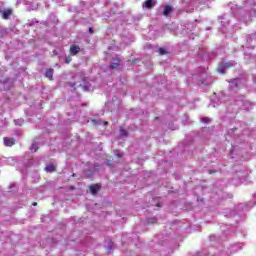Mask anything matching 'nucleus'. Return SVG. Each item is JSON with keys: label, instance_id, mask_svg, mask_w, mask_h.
<instances>
[{"label": "nucleus", "instance_id": "nucleus-4", "mask_svg": "<svg viewBox=\"0 0 256 256\" xmlns=\"http://www.w3.org/2000/svg\"><path fill=\"white\" fill-rule=\"evenodd\" d=\"M3 141L6 147H13V145H15V140L13 138L4 137Z\"/></svg>", "mask_w": 256, "mask_h": 256}, {"label": "nucleus", "instance_id": "nucleus-8", "mask_svg": "<svg viewBox=\"0 0 256 256\" xmlns=\"http://www.w3.org/2000/svg\"><path fill=\"white\" fill-rule=\"evenodd\" d=\"M171 11H173V8L170 5H167L163 11L164 17H168Z\"/></svg>", "mask_w": 256, "mask_h": 256}, {"label": "nucleus", "instance_id": "nucleus-11", "mask_svg": "<svg viewBox=\"0 0 256 256\" xmlns=\"http://www.w3.org/2000/svg\"><path fill=\"white\" fill-rule=\"evenodd\" d=\"M225 66L222 64L221 66L218 67V72L221 73L222 75L225 73Z\"/></svg>", "mask_w": 256, "mask_h": 256}, {"label": "nucleus", "instance_id": "nucleus-10", "mask_svg": "<svg viewBox=\"0 0 256 256\" xmlns=\"http://www.w3.org/2000/svg\"><path fill=\"white\" fill-rule=\"evenodd\" d=\"M120 135H121V137H127L129 135V132H127V130H125V129H123V127H121Z\"/></svg>", "mask_w": 256, "mask_h": 256}, {"label": "nucleus", "instance_id": "nucleus-16", "mask_svg": "<svg viewBox=\"0 0 256 256\" xmlns=\"http://www.w3.org/2000/svg\"><path fill=\"white\" fill-rule=\"evenodd\" d=\"M202 123H211V119L204 117V118H202Z\"/></svg>", "mask_w": 256, "mask_h": 256}, {"label": "nucleus", "instance_id": "nucleus-20", "mask_svg": "<svg viewBox=\"0 0 256 256\" xmlns=\"http://www.w3.org/2000/svg\"><path fill=\"white\" fill-rule=\"evenodd\" d=\"M33 207H37V202L32 203Z\"/></svg>", "mask_w": 256, "mask_h": 256}, {"label": "nucleus", "instance_id": "nucleus-3", "mask_svg": "<svg viewBox=\"0 0 256 256\" xmlns=\"http://www.w3.org/2000/svg\"><path fill=\"white\" fill-rule=\"evenodd\" d=\"M0 13L2 14V19H9V17H11V15H13V10L11 9H7V10H4V11H0Z\"/></svg>", "mask_w": 256, "mask_h": 256}, {"label": "nucleus", "instance_id": "nucleus-9", "mask_svg": "<svg viewBox=\"0 0 256 256\" xmlns=\"http://www.w3.org/2000/svg\"><path fill=\"white\" fill-rule=\"evenodd\" d=\"M30 151H32V153H37V151H39V146L37 145V143H33L31 145Z\"/></svg>", "mask_w": 256, "mask_h": 256}, {"label": "nucleus", "instance_id": "nucleus-19", "mask_svg": "<svg viewBox=\"0 0 256 256\" xmlns=\"http://www.w3.org/2000/svg\"><path fill=\"white\" fill-rule=\"evenodd\" d=\"M88 31H89V33L92 35V33H93V28H92V27H89Z\"/></svg>", "mask_w": 256, "mask_h": 256}, {"label": "nucleus", "instance_id": "nucleus-17", "mask_svg": "<svg viewBox=\"0 0 256 256\" xmlns=\"http://www.w3.org/2000/svg\"><path fill=\"white\" fill-rule=\"evenodd\" d=\"M208 173H209V175H213V173H218V171L217 170H209Z\"/></svg>", "mask_w": 256, "mask_h": 256}, {"label": "nucleus", "instance_id": "nucleus-15", "mask_svg": "<svg viewBox=\"0 0 256 256\" xmlns=\"http://www.w3.org/2000/svg\"><path fill=\"white\" fill-rule=\"evenodd\" d=\"M110 67L111 69H117V67H119V62L112 63Z\"/></svg>", "mask_w": 256, "mask_h": 256}, {"label": "nucleus", "instance_id": "nucleus-14", "mask_svg": "<svg viewBox=\"0 0 256 256\" xmlns=\"http://www.w3.org/2000/svg\"><path fill=\"white\" fill-rule=\"evenodd\" d=\"M114 154L116 155V157H118V159H121V157H123V154L120 153L119 150H116Z\"/></svg>", "mask_w": 256, "mask_h": 256}, {"label": "nucleus", "instance_id": "nucleus-1", "mask_svg": "<svg viewBox=\"0 0 256 256\" xmlns=\"http://www.w3.org/2000/svg\"><path fill=\"white\" fill-rule=\"evenodd\" d=\"M89 190L92 195H97L101 191V186L100 184L90 185Z\"/></svg>", "mask_w": 256, "mask_h": 256}, {"label": "nucleus", "instance_id": "nucleus-18", "mask_svg": "<svg viewBox=\"0 0 256 256\" xmlns=\"http://www.w3.org/2000/svg\"><path fill=\"white\" fill-rule=\"evenodd\" d=\"M65 63L67 64L71 63V58H66Z\"/></svg>", "mask_w": 256, "mask_h": 256}, {"label": "nucleus", "instance_id": "nucleus-21", "mask_svg": "<svg viewBox=\"0 0 256 256\" xmlns=\"http://www.w3.org/2000/svg\"><path fill=\"white\" fill-rule=\"evenodd\" d=\"M104 125H109V122H104Z\"/></svg>", "mask_w": 256, "mask_h": 256}, {"label": "nucleus", "instance_id": "nucleus-13", "mask_svg": "<svg viewBox=\"0 0 256 256\" xmlns=\"http://www.w3.org/2000/svg\"><path fill=\"white\" fill-rule=\"evenodd\" d=\"M223 66L226 68V69H230V67H233V64L231 62H228V63H224Z\"/></svg>", "mask_w": 256, "mask_h": 256}, {"label": "nucleus", "instance_id": "nucleus-5", "mask_svg": "<svg viewBox=\"0 0 256 256\" xmlns=\"http://www.w3.org/2000/svg\"><path fill=\"white\" fill-rule=\"evenodd\" d=\"M55 169H57V166H55V164H53V163H48V164L46 165L45 171H46L47 173H53V172H55Z\"/></svg>", "mask_w": 256, "mask_h": 256}, {"label": "nucleus", "instance_id": "nucleus-6", "mask_svg": "<svg viewBox=\"0 0 256 256\" xmlns=\"http://www.w3.org/2000/svg\"><path fill=\"white\" fill-rule=\"evenodd\" d=\"M144 7L146 9H153V7H155V0H146L144 2Z\"/></svg>", "mask_w": 256, "mask_h": 256}, {"label": "nucleus", "instance_id": "nucleus-7", "mask_svg": "<svg viewBox=\"0 0 256 256\" xmlns=\"http://www.w3.org/2000/svg\"><path fill=\"white\" fill-rule=\"evenodd\" d=\"M53 73H54L53 68H49L45 72V77H47V79H49V81H53Z\"/></svg>", "mask_w": 256, "mask_h": 256}, {"label": "nucleus", "instance_id": "nucleus-12", "mask_svg": "<svg viewBox=\"0 0 256 256\" xmlns=\"http://www.w3.org/2000/svg\"><path fill=\"white\" fill-rule=\"evenodd\" d=\"M159 53L160 55H167V50H165L164 48H159Z\"/></svg>", "mask_w": 256, "mask_h": 256}, {"label": "nucleus", "instance_id": "nucleus-2", "mask_svg": "<svg viewBox=\"0 0 256 256\" xmlns=\"http://www.w3.org/2000/svg\"><path fill=\"white\" fill-rule=\"evenodd\" d=\"M80 51H81V47H79V45L72 44L70 46V54L71 55H77L78 53H80Z\"/></svg>", "mask_w": 256, "mask_h": 256}]
</instances>
